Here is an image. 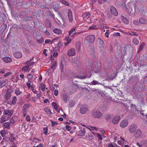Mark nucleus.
<instances>
[{
	"label": "nucleus",
	"mask_w": 147,
	"mask_h": 147,
	"mask_svg": "<svg viewBox=\"0 0 147 147\" xmlns=\"http://www.w3.org/2000/svg\"><path fill=\"white\" fill-rule=\"evenodd\" d=\"M137 128V126L134 124H132L129 127V130L131 133L134 132Z\"/></svg>",
	"instance_id": "11"
},
{
	"label": "nucleus",
	"mask_w": 147,
	"mask_h": 147,
	"mask_svg": "<svg viewBox=\"0 0 147 147\" xmlns=\"http://www.w3.org/2000/svg\"><path fill=\"white\" fill-rule=\"evenodd\" d=\"M32 92L34 94H37V95L39 94L38 91L34 89Z\"/></svg>",
	"instance_id": "60"
},
{
	"label": "nucleus",
	"mask_w": 147,
	"mask_h": 147,
	"mask_svg": "<svg viewBox=\"0 0 147 147\" xmlns=\"http://www.w3.org/2000/svg\"><path fill=\"white\" fill-rule=\"evenodd\" d=\"M53 32L57 34L61 35L62 34V30L59 29L55 28L53 30Z\"/></svg>",
	"instance_id": "19"
},
{
	"label": "nucleus",
	"mask_w": 147,
	"mask_h": 147,
	"mask_svg": "<svg viewBox=\"0 0 147 147\" xmlns=\"http://www.w3.org/2000/svg\"><path fill=\"white\" fill-rule=\"evenodd\" d=\"M85 132V129L84 128H81V129H80L78 131V134H79V135L81 136H82L84 135Z\"/></svg>",
	"instance_id": "24"
},
{
	"label": "nucleus",
	"mask_w": 147,
	"mask_h": 147,
	"mask_svg": "<svg viewBox=\"0 0 147 147\" xmlns=\"http://www.w3.org/2000/svg\"><path fill=\"white\" fill-rule=\"evenodd\" d=\"M8 90H7V92L5 95V98L6 100L9 99L11 95V93L9 92H8Z\"/></svg>",
	"instance_id": "28"
},
{
	"label": "nucleus",
	"mask_w": 147,
	"mask_h": 147,
	"mask_svg": "<svg viewBox=\"0 0 147 147\" xmlns=\"http://www.w3.org/2000/svg\"><path fill=\"white\" fill-rule=\"evenodd\" d=\"M98 29V27L94 25H93L89 27L88 29L96 30Z\"/></svg>",
	"instance_id": "38"
},
{
	"label": "nucleus",
	"mask_w": 147,
	"mask_h": 147,
	"mask_svg": "<svg viewBox=\"0 0 147 147\" xmlns=\"http://www.w3.org/2000/svg\"><path fill=\"white\" fill-rule=\"evenodd\" d=\"M8 147H17V146L15 143H13L9 146Z\"/></svg>",
	"instance_id": "63"
},
{
	"label": "nucleus",
	"mask_w": 147,
	"mask_h": 147,
	"mask_svg": "<svg viewBox=\"0 0 147 147\" xmlns=\"http://www.w3.org/2000/svg\"><path fill=\"white\" fill-rule=\"evenodd\" d=\"M75 102L73 101H71L69 103V106L70 107H73L75 105Z\"/></svg>",
	"instance_id": "40"
},
{
	"label": "nucleus",
	"mask_w": 147,
	"mask_h": 147,
	"mask_svg": "<svg viewBox=\"0 0 147 147\" xmlns=\"http://www.w3.org/2000/svg\"><path fill=\"white\" fill-rule=\"evenodd\" d=\"M61 6L60 4L57 3H54L51 5V7L52 8L54 9V10L57 11L60 8Z\"/></svg>",
	"instance_id": "6"
},
{
	"label": "nucleus",
	"mask_w": 147,
	"mask_h": 147,
	"mask_svg": "<svg viewBox=\"0 0 147 147\" xmlns=\"http://www.w3.org/2000/svg\"><path fill=\"white\" fill-rule=\"evenodd\" d=\"M110 10L111 13L115 16H117L118 15V12L116 8L113 6L110 7Z\"/></svg>",
	"instance_id": "14"
},
{
	"label": "nucleus",
	"mask_w": 147,
	"mask_h": 147,
	"mask_svg": "<svg viewBox=\"0 0 147 147\" xmlns=\"http://www.w3.org/2000/svg\"><path fill=\"white\" fill-rule=\"evenodd\" d=\"M17 97L16 96H14L13 97V99L11 101V103L12 105H15L17 102Z\"/></svg>",
	"instance_id": "37"
},
{
	"label": "nucleus",
	"mask_w": 147,
	"mask_h": 147,
	"mask_svg": "<svg viewBox=\"0 0 147 147\" xmlns=\"http://www.w3.org/2000/svg\"><path fill=\"white\" fill-rule=\"evenodd\" d=\"M75 27L73 28L69 32V36L74 37L75 35L76 34V33L75 31Z\"/></svg>",
	"instance_id": "20"
},
{
	"label": "nucleus",
	"mask_w": 147,
	"mask_h": 147,
	"mask_svg": "<svg viewBox=\"0 0 147 147\" xmlns=\"http://www.w3.org/2000/svg\"><path fill=\"white\" fill-rule=\"evenodd\" d=\"M31 106V105L29 103L25 104L23 106L22 108V113L23 117H25L26 116L28 108Z\"/></svg>",
	"instance_id": "1"
},
{
	"label": "nucleus",
	"mask_w": 147,
	"mask_h": 147,
	"mask_svg": "<svg viewBox=\"0 0 147 147\" xmlns=\"http://www.w3.org/2000/svg\"><path fill=\"white\" fill-rule=\"evenodd\" d=\"M48 128V127H44L43 128V133L45 135H46L47 134Z\"/></svg>",
	"instance_id": "45"
},
{
	"label": "nucleus",
	"mask_w": 147,
	"mask_h": 147,
	"mask_svg": "<svg viewBox=\"0 0 147 147\" xmlns=\"http://www.w3.org/2000/svg\"><path fill=\"white\" fill-rule=\"evenodd\" d=\"M67 13L69 20L70 22H71L73 20V17L72 11L70 9H69L68 10Z\"/></svg>",
	"instance_id": "13"
},
{
	"label": "nucleus",
	"mask_w": 147,
	"mask_h": 147,
	"mask_svg": "<svg viewBox=\"0 0 147 147\" xmlns=\"http://www.w3.org/2000/svg\"><path fill=\"white\" fill-rule=\"evenodd\" d=\"M67 55L69 56H73L76 54L75 49L73 48L69 49L67 52Z\"/></svg>",
	"instance_id": "9"
},
{
	"label": "nucleus",
	"mask_w": 147,
	"mask_h": 147,
	"mask_svg": "<svg viewBox=\"0 0 147 147\" xmlns=\"http://www.w3.org/2000/svg\"><path fill=\"white\" fill-rule=\"evenodd\" d=\"M60 1L66 5L69 6V3L65 0H60Z\"/></svg>",
	"instance_id": "43"
},
{
	"label": "nucleus",
	"mask_w": 147,
	"mask_h": 147,
	"mask_svg": "<svg viewBox=\"0 0 147 147\" xmlns=\"http://www.w3.org/2000/svg\"><path fill=\"white\" fill-rule=\"evenodd\" d=\"M95 36L93 35H89L85 38V41L86 43H93L95 41Z\"/></svg>",
	"instance_id": "2"
},
{
	"label": "nucleus",
	"mask_w": 147,
	"mask_h": 147,
	"mask_svg": "<svg viewBox=\"0 0 147 147\" xmlns=\"http://www.w3.org/2000/svg\"><path fill=\"white\" fill-rule=\"evenodd\" d=\"M4 62L6 63H9L12 62V59L11 58L9 57H6L2 58Z\"/></svg>",
	"instance_id": "18"
},
{
	"label": "nucleus",
	"mask_w": 147,
	"mask_h": 147,
	"mask_svg": "<svg viewBox=\"0 0 147 147\" xmlns=\"http://www.w3.org/2000/svg\"><path fill=\"white\" fill-rule=\"evenodd\" d=\"M120 119V117L119 116L115 117L112 120V122L114 124L117 123Z\"/></svg>",
	"instance_id": "17"
},
{
	"label": "nucleus",
	"mask_w": 147,
	"mask_h": 147,
	"mask_svg": "<svg viewBox=\"0 0 147 147\" xmlns=\"http://www.w3.org/2000/svg\"><path fill=\"white\" fill-rule=\"evenodd\" d=\"M45 23L46 26L48 28H50L51 24L50 20L49 19H46L45 21Z\"/></svg>",
	"instance_id": "23"
},
{
	"label": "nucleus",
	"mask_w": 147,
	"mask_h": 147,
	"mask_svg": "<svg viewBox=\"0 0 147 147\" xmlns=\"http://www.w3.org/2000/svg\"><path fill=\"white\" fill-rule=\"evenodd\" d=\"M0 134L1 136L3 137H4L5 136V135L7 134L4 130H2L0 131Z\"/></svg>",
	"instance_id": "41"
},
{
	"label": "nucleus",
	"mask_w": 147,
	"mask_h": 147,
	"mask_svg": "<svg viewBox=\"0 0 147 147\" xmlns=\"http://www.w3.org/2000/svg\"><path fill=\"white\" fill-rule=\"evenodd\" d=\"M43 146V144H42L40 143L36 146H34V147H42Z\"/></svg>",
	"instance_id": "64"
},
{
	"label": "nucleus",
	"mask_w": 147,
	"mask_h": 147,
	"mask_svg": "<svg viewBox=\"0 0 147 147\" xmlns=\"http://www.w3.org/2000/svg\"><path fill=\"white\" fill-rule=\"evenodd\" d=\"M131 3H128L127 5V6H125L126 9L127 10H128L131 9Z\"/></svg>",
	"instance_id": "48"
},
{
	"label": "nucleus",
	"mask_w": 147,
	"mask_h": 147,
	"mask_svg": "<svg viewBox=\"0 0 147 147\" xmlns=\"http://www.w3.org/2000/svg\"><path fill=\"white\" fill-rule=\"evenodd\" d=\"M121 20L122 22L125 24H127L128 23V21L127 18L123 16H121Z\"/></svg>",
	"instance_id": "27"
},
{
	"label": "nucleus",
	"mask_w": 147,
	"mask_h": 147,
	"mask_svg": "<svg viewBox=\"0 0 147 147\" xmlns=\"http://www.w3.org/2000/svg\"><path fill=\"white\" fill-rule=\"evenodd\" d=\"M90 50L89 51V53L90 54L93 55L94 54V47L93 46H92L90 47Z\"/></svg>",
	"instance_id": "29"
},
{
	"label": "nucleus",
	"mask_w": 147,
	"mask_h": 147,
	"mask_svg": "<svg viewBox=\"0 0 147 147\" xmlns=\"http://www.w3.org/2000/svg\"><path fill=\"white\" fill-rule=\"evenodd\" d=\"M52 105L55 110H56L57 109L58 106L57 104L54 102H53L52 103Z\"/></svg>",
	"instance_id": "42"
},
{
	"label": "nucleus",
	"mask_w": 147,
	"mask_h": 147,
	"mask_svg": "<svg viewBox=\"0 0 147 147\" xmlns=\"http://www.w3.org/2000/svg\"><path fill=\"white\" fill-rule=\"evenodd\" d=\"M45 33L46 35L47 36H49L50 35V34L49 32V31H47V30L45 31Z\"/></svg>",
	"instance_id": "59"
},
{
	"label": "nucleus",
	"mask_w": 147,
	"mask_h": 147,
	"mask_svg": "<svg viewBox=\"0 0 147 147\" xmlns=\"http://www.w3.org/2000/svg\"><path fill=\"white\" fill-rule=\"evenodd\" d=\"M145 43L144 42L142 43L140 46L139 48L137 51V53H139L140 51L143 49L145 45Z\"/></svg>",
	"instance_id": "26"
},
{
	"label": "nucleus",
	"mask_w": 147,
	"mask_h": 147,
	"mask_svg": "<svg viewBox=\"0 0 147 147\" xmlns=\"http://www.w3.org/2000/svg\"><path fill=\"white\" fill-rule=\"evenodd\" d=\"M60 67L61 69V71H63V66L62 62H61L60 65Z\"/></svg>",
	"instance_id": "58"
},
{
	"label": "nucleus",
	"mask_w": 147,
	"mask_h": 147,
	"mask_svg": "<svg viewBox=\"0 0 147 147\" xmlns=\"http://www.w3.org/2000/svg\"><path fill=\"white\" fill-rule=\"evenodd\" d=\"M91 16L90 14L88 12H86L84 13L82 15L84 20L87 21L90 18Z\"/></svg>",
	"instance_id": "16"
},
{
	"label": "nucleus",
	"mask_w": 147,
	"mask_h": 147,
	"mask_svg": "<svg viewBox=\"0 0 147 147\" xmlns=\"http://www.w3.org/2000/svg\"><path fill=\"white\" fill-rule=\"evenodd\" d=\"M68 97L66 94H64L63 95V99L65 103H67V99Z\"/></svg>",
	"instance_id": "34"
},
{
	"label": "nucleus",
	"mask_w": 147,
	"mask_h": 147,
	"mask_svg": "<svg viewBox=\"0 0 147 147\" xmlns=\"http://www.w3.org/2000/svg\"><path fill=\"white\" fill-rule=\"evenodd\" d=\"M44 111L48 115H51V113L50 109L48 108H46L44 109Z\"/></svg>",
	"instance_id": "31"
},
{
	"label": "nucleus",
	"mask_w": 147,
	"mask_h": 147,
	"mask_svg": "<svg viewBox=\"0 0 147 147\" xmlns=\"http://www.w3.org/2000/svg\"><path fill=\"white\" fill-rule=\"evenodd\" d=\"M44 40V38L42 37L40 39H37V42L40 44L42 43Z\"/></svg>",
	"instance_id": "46"
},
{
	"label": "nucleus",
	"mask_w": 147,
	"mask_h": 147,
	"mask_svg": "<svg viewBox=\"0 0 147 147\" xmlns=\"http://www.w3.org/2000/svg\"><path fill=\"white\" fill-rule=\"evenodd\" d=\"M11 124V122L9 121H8L4 123L3 125V126L4 129H10Z\"/></svg>",
	"instance_id": "15"
},
{
	"label": "nucleus",
	"mask_w": 147,
	"mask_h": 147,
	"mask_svg": "<svg viewBox=\"0 0 147 147\" xmlns=\"http://www.w3.org/2000/svg\"><path fill=\"white\" fill-rule=\"evenodd\" d=\"M16 138L14 137H10L9 139V140L10 142H13L14 141V140Z\"/></svg>",
	"instance_id": "57"
},
{
	"label": "nucleus",
	"mask_w": 147,
	"mask_h": 147,
	"mask_svg": "<svg viewBox=\"0 0 147 147\" xmlns=\"http://www.w3.org/2000/svg\"><path fill=\"white\" fill-rule=\"evenodd\" d=\"M6 121V119L3 116L0 119V121L1 123H3Z\"/></svg>",
	"instance_id": "51"
},
{
	"label": "nucleus",
	"mask_w": 147,
	"mask_h": 147,
	"mask_svg": "<svg viewBox=\"0 0 147 147\" xmlns=\"http://www.w3.org/2000/svg\"><path fill=\"white\" fill-rule=\"evenodd\" d=\"M76 47L78 50L79 51L81 48V45L80 43H76Z\"/></svg>",
	"instance_id": "53"
},
{
	"label": "nucleus",
	"mask_w": 147,
	"mask_h": 147,
	"mask_svg": "<svg viewBox=\"0 0 147 147\" xmlns=\"http://www.w3.org/2000/svg\"><path fill=\"white\" fill-rule=\"evenodd\" d=\"M14 56L17 58H20L22 56V55L21 52H16L14 53Z\"/></svg>",
	"instance_id": "21"
},
{
	"label": "nucleus",
	"mask_w": 147,
	"mask_h": 147,
	"mask_svg": "<svg viewBox=\"0 0 147 147\" xmlns=\"http://www.w3.org/2000/svg\"><path fill=\"white\" fill-rule=\"evenodd\" d=\"M97 136L98 137V138L100 140H102V138L101 136V135L100 134H99V133L97 134Z\"/></svg>",
	"instance_id": "61"
},
{
	"label": "nucleus",
	"mask_w": 147,
	"mask_h": 147,
	"mask_svg": "<svg viewBox=\"0 0 147 147\" xmlns=\"http://www.w3.org/2000/svg\"><path fill=\"white\" fill-rule=\"evenodd\" d=\"M88 138L91 140H92L94 139V136L91 134H88Z\"/></svg>",
	"instance_id": "54"
},
{
	"label": "nucleus",
	"mask_w": 147,
	"mask_h": 147,
	"mask_svg": "<svg viewBox=\"0 0 147 147\" xmlns=\"http://www.w3.org/2000/svg\"><path fill=\"white\" fill-rule=\"evenodd\" d=\"M26 85L28 87V88L29 89H30L32 91H33L34 90L33 88V87L31 86V84L29 83H27L26 84Z\"/></svg>",
	"instance_id": "33"
},
{
	"label": "nucleus",
	"mask_w": 147,
	"mask_h": 147,
	"mask_svg": "<svg viewBox=\"0 0 147 147\" xmlns=\"http://www.w3.org/2000/svg\"><path fill=\"white\" fill-rule=\"evenodd\" d=\"M128 122L127 120H123L121 121L120 123V126L121 127L124 128L127 126Z\"/></svg>",
	"instance_id": "7"
},
{
	"label": "nucleus",
	"mask_w": 147,
	"mask_h": 147,
	"mask_svg": "<svg viewBox=\"0 0 147 147\" xmlns=\"http://www.w3.org/2000/svg\"><path fill=\"white\" fill-rule=\"evenodd\" d=\"M33 141L35 143H37L38 142H40L41 141L40 140L35 137H33Z\"/></svg>",
	"instance_id": "44"
},
{
	"label": "nucleus",
	"mask_w": 147,
	"mask_h": 147,
	"mask_svg": "<svg viewBox=\"0 0 147 147\" xmlns=\"http://www.w3.org/2000/svg\"><path fill=\"white\" fill-rule=\"evenodd\" d=\"M33 60V59L32 58L30 60L27 61L24 64H28L30 67L31 66V65H33L34 63V62H31L32 60Z\"/></svg>",
	"instance_id": "30"
},
{
	"label": "nucleus",
	"mask_w": 147,
	"mask_h": 147,
	"mask_svg": "<svg viewBox=\"0 0 147 147\" xmlns=\"http://www.w3.org/2000/svg\"><path fill=\"white\" fill-rule=\"evenodd\" d=\"M30 66L29 65L25 66L23 67L22 69V70L24 71H26L28 70Z\"/></svg>",
	"instance_id": "36"
},
{
	"label": "nucleus",
	"mask_w": 147,
	"mask_h": 147,
	"mask_svg": "<svg viewBox=\"0 0 147 147\" xmlns=\"http://www.w3.org/2000/svg\"><path fill=\"white\" fill-rule=\"evenodd\" d=\"M132 42L133 43L136 45H138L139 44V41L136 38H134L133 39Z\"/></svg>",
	"instance_id": "35"
},
{
	"label": "nucleus",
	"mask_w": 147,
	"mask_h": 147,
	"mask_svg": "<svg viewBox=\"0 0 147 147\" xmlns=\"http://www.w3.org/2000/svg\"><path fill=\"white\" fill-rule=\"evenodd\" d=\"M27 76L28 79V82L31 83L32 80L33 79V76L32 74H27Z\"/></svg>",
	"instance_id": "25"
},
{
	"label": "nucleus",
	"mask_w": 147,
	"mask_h": 147,
	"mask_svg": "<svg viewBox=\"0 0 147 147\" xmlns=\"http://www.w3.org/2000/svg\"><path fill=\"white\" fill-rule=\"evenodd\" d=\"M92 115L94 118H98L101 117L102 114L100 112L94 110L92 112Z\"/></svg>",
	"instance_id": "4"
},
{
	"label": "nucleus",
	"mask_w": 147,
	"mask_h": 147,
	"mask_svg": "<svg viewBox=\"0 0 147 147\" xmlns=\"http://www.w3.org/2000/svg\"><path fill=\"white\" fill-rule=\"evenodd\" d=\"M8 82V80L5 78H0V88H2L5 86Z\"/></svg>",
	"instance_id": "3"
},
{
	"label": "nucleus",
	"mask_w": 147,
	"mask_h": 147,
	"mask_svg": "<svg viewBox=\"0 0 147 147\" xmlns=\"http://www.w3.org/2000/svg\"><path fill=\"white\" fill-rule=\"evenodd\" d=\"M97 43L98 44L100 45L99 47H100L103 50L104 49V43L103 41L100 38H98L97 40Z\"/></svg>",
	"instance_id": "12"
},
{
	"label": "nucleus",
	"mask_w": 147,
	"mask_h": 147,
	"mask_svg": "<svg viewBox=\"0 0 147 147\" xmlns=\"http://www.w3.org/2000/svg\"><path fill=\"white\" fill-rule=\"evenodd\" d=\"M65 41H67V42H71V39H70V38L68 36L65 37Z\"/></svg>",
	"instance_id": "55"
},
{
	"label": "nucleus",
	"mask_w": 147,
	"mask_h": 147,
	"mask_svg": "<svg viewBox=\"0 0 147 147\" xmlns=\"http://www.w3.org/2000/svg\"><path fill=\"white\" fill-rule=\"evenodd\" d=\"M57 66V63L55 62L53 64L51 67V68L53 70H55Z\"/></svg>",
	"instance_id": "50"
},
{
	"label": "nucleus",
	"mask_w": 147,
	"mask_h": 147,
	"mask_svg": "<svg viewBox=\"0 0 147 147\" xmlns=\"http://www.w3.org/2000/svg\"><path fill=\"white\" fill-rule=\"evenodd\" d=\"M40 86L41 90L42 91H44L45 89V86L44 84L43 83H41L40 84Z\"/></svg>",
	"instance_id": "47"
},
{
	"label": "nucleus",
	"mask_w": 147,
	"mask_h": 147,
	"mask_svg": "<svg viewBox=\"0 0 147 147\" xmlns=\"http://www.w3.org/2000/svg\"><path fill=\"white\" fill-rule=\"evenodd\" d=\"M88 109L85 105H82L80 109V113L82 114H84L86 113L88 111Z\"/></svg>",
	"instance_id": "5"
},
{
	"label": "nucleus",
	"mask_w": 147,
	"mask_h": 147,
	"mask_svg": "<svg viewBox=\"0 0 147 147\" xmlns=\"http://www.w3.org/2000/svg\"><path fill=\"white\" fill-rule=\"evenodd\" d=\"M139 21L141 24H146L147 23V20L142 17L140 18Z\"/></svg>",
	"instance_id": "22"
},
{
	"label": "nucleus",
	"mask_w": 147,
	"mask_h": 147,
	"mask_svg": "<svg viewBox=\"0 0 147 147\" xmlns=\"http://www.w3.org/2000/svg\"><path fill=\"white\" fill-rule=\"evenodd\" d=\"M3 114L4 115L11 117L13 115V112L11 110L5 109L4 110Z\"/></svg>",
	"instance_id": "8"
},
{
	"label": "nucleus",
	"mask_w": 147,
	"mask_h": 147,
	"mask_svg": "<svg viewBox=\"0 0 147 147\" xmlns=\"http://www.w3.org/2000/svg\"><path fill=\"white\" fill-rule=\"evenodd\" d=\"M6 70V69H5L4 68H3L2 69H0V73L4 74L5 73V70Z\"/></svg>",
	"instance_id": "56"
},
{
	"label": "nucleus",
	"mask_w": 147,
	"mask_h": 147,
	"mask_svg": "<svg viewBox=\"0 0 147 147\" xmlns=\"http://www.w3.org/2000/svg\"><path fill=\"white\" fill-rule=\"evenodd\" d=\"M65 128L68 131H69L71 129V127L68 125H66Z\"/></svg>",
	"instance_id": "62"
},
{
	"label": "nucleus",
	"mask_w": 147,
	"mask_h": 147,
	"mask_svg": "<svg viewBox=\"0 0 147 147\" xmlns=\"http://www.w3.org/2000/svg\"><path fill=\"white\" fill-rule=\"evenodd\" d=\"M26 120L27 122H29L31 120V118L30 116L29 115H26Z\"/></svg>",
	"instance_id": "49"
},
{
	"label": "nucleus",
	"mask_w": 147,
	"mask_h": 147,
	"mask_svg": "<svg viewBox=\"0 0 147 147\" xmlns=\"http://www.w3.org/2000/svg\"><path fill=\"white\" fill-rule=\"evenodd\" d=\"M22 92L20 91L19 89H16L15 90V94L16 95H19L21 94Z\"/></svg>",
	"instance_id": "39"
},
{
	"label": "nucleus",
	"mask_w": 147,
	"mask_h": 147,
	"mask_svg": "<svg viewBox=\"0 0 147 147\" xmlns=\"http://www.w3.org/2000/svg\"><path fill=\"white\" fill-rule=\"evenodd\" d=\"M142 134V132L140 129H138L137 130L136 134L135 136L137 137H139Z\"/></svg>",
	"instance_id": "32"
},
{
	"label": "nucleus",
	"mask_w": 147,
	"mask_h": 147,
	"mask_svg": "<svg viewBox=\"0 0 147 147\" xmlns=\"http://www.w3.org/2000/svg\"><path fill=\"white\" fill-rule=\"evenodd\" d=\"M101 66V64L100 63H97L93 69L94 72L95 73L98 72L100 70Z\"/></svg>",
	"instance_id": "10"
},
{
	"label": "nucleus",
	"mask_w": 147,
	"mask_h": 147,
	"mask_svg": "<svg viewBox=\"0 0 147 147\" xmlns=\"http://www.w3.org/2000/svg\"><path fill=\"white\" fill-rule=\"evenodd\" d=\"M111 117V115H107L105 117V119L107 121H109Z\"/></svg>",
	"instance_id": "52"
}]
</instances>
